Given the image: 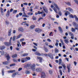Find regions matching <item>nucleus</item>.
<instances>
[{
	"label": "nucleus",
	"mask_w": 78,
	"mask_h": 78,
	"mask_svg": "<svg viewBox=\"0 0 78 78\" xmlns=\"http://www.w3.org/2000/svg\"><path fill=\"white\" fill-rule=\"evenodd\" d=\"M26 67H28V68L30 67L32 71H34L35 70L36 65L34 64H33L32 65V64H28L26 65Z\"/></svg>",
	"instance_id": "1"
},
{
	"label": "nucleus",
	"mask_w": 78,
	"mask_h": 78,
	"mask_svg": "<svg viewBox=\"0 0 78 78\" xmlns=\"http://www.w3.org/2000/svg\"><path fill=\"white\" fill-rule=\"evenodd\" d=\"M26 67H28V68L30 67L32 71H34L35 70L36 65L34 64H33L32 65V64H28L26 65Z\"/></svg>",
	"instance_id": "2"
},
{
	"label": "nucleus",
	"mask_w": 78,
	"mask_h": 78,
	"mask_svg": "<svg viewBox=\"0 0 78 78\" xmlns=\"http://www.w3.org/2000/svg\"><path fill=\"white\" fill-rule=\"evenodd\" d=\"M4 45L7 47H9L11 45H12V43H11V40H10L9 41V42H5L4 43Z\"/></svg>",
	"instance_id": "3"
},
{
	"label": "nucleus",
	"mask_w": 78,
	"mask_h": 78,
	"mask_svg": "<svg viewBox=\"0 0 78 78\" xmlns=\"http://www.w3.org/2000/svg\"><path fill=\"white\" fill-rule=\"evenodd\" d=\"M42 69L41 68H36V69H35L34 71H36V72H40V73L42 72Z\"/></svg>",
	"instance_id": "4"
},
{
	"label": "nucleus",
	"mask_w": 78,
	"mask_h": 78,
	"mask_svg": "<svg viewBox=\"0 0 78 78\" xmlns=\"http://www.w3.org/2000/svg\"><path fill=\"white\" fill-rule=\"evenodd\" d=\"M43 9L44 11L46 13L48 14V9L46 7H43Z\"/></svg>",
	"instance_id": "5"
},
{
	"label": "nucleus",
	"mask_w": 78,
	"mask_h": 78,
	"mask_svg": "<svg viewBox=\"0 0 78 78\" xmlns=\"http://www.w3.org/2000/svg\"><path fill=\"white\" fill-rule=\"evenodd\" d=\"M46 76L45 73L44 72H42L41 73V78H45Z\"/></svg>",
	"instance_id": "6"
},
{
	"label": "nucleus",
	"mask_w": 78,
	"mask_h": 78,
	"mask_svg": "<svg viewBox=\"0 0 78 78\" xmlns=\"http://www.w3.org/2000/svg\"><path fill=\"white\" fill-rule=\"evenodd\" d=\"M73 25L74 26V27H76L75 28H76L78 29V24L76 23L75 22H73Z\"/></svg>",
	"instance_id": "7"
},
{
	"label": "nucleus",
	"mask_w": 78,
	"mask_h": 78,
	"mask_svg": "<svg viewBox=\"0 0 78 78\" xmlns=\"http://www.w3.org/2000/svg\"><path fill=\"white\" fill-rule=\"evenodd\" d=\"M48 56L51 58V59H53V55L51 53H48Z\"/></svg>",
	"instance_id": "8"
},
{
	"label": "nucleus",
	"mask_w": 78,
	"mask_h": 78,
	"mask_svg": "<svg viewBox=\"0 0 78 78\" xmlns=\"http://www.w3.org/2000/svg\"><path fill=\"white\" fill-rule=\"evenodd\" d=\"M35 31L36 32H37V33H41L42 30L41 29L37 28L35 30Z\"/></svg>",
	"instance_id": "9"
},
{
	"label": "nucleus",
	"mask_w": 78,
	"mask_h": 78,
	"mask_svg": "<svg viewBox=\"0 0 78 78\" xmlns=\"http://www.w3.org/2000/svg\"><path fill=\"white\" fill-rule=\"evenodd\" d=\"M18 30L19 32H23L24 29L23 28V27H20L18 28Z\"/></svg>",
	"instance_id": "10"
},
{
	"label": "nucleus",
	"mask_w": 78,
	"mask_h": 78,
	"mask_svg": "<svg viewBox=\"0 0 78 78\" xmlns=\"http://www.w3.org/2000/svg\"><path fill=\"white\" fill-rule=\"evenodd\" d=\"M67 67L68 70V72H70L71 70V69H70V67H71L70 64L69 65H67Z\"/></svg>",
	"instance_id": "11"
},
{
	"label": "nucleus",
	"mask_w": 78,
	"mask_h": 78,
	"mask_svg": "<svg viewBox=\"0 0 78 78\" xmlns=\"http://www.w3.org/2000/svg\"><path fill=\"white\" fill-rule=\"evenodd\" d=\"M6 58H7V61H9V59L11 58V57L9 55V54H8L6 56Z\"/></svg>",
	"instance_id": "12"
},
{
	"label": "nucleus",
	"mask_w": 78,
	"mask_h": 78,
	"mask_svg": "<svg viewBox=\"0 0 78 78\" xmlns=\"http://www.w3.org/2000/svg\"><path fill=\"white\" fill-rule=\"evenodd\" d=\"M37 59H39V62H42V61L43 59L42 57H40L39 56H38L37 57Z\"/></svg>",
	"instance_id": "13"
},
{
	"label": "nucleus",
	"mask_w": 78,
	"mask_h": 78,
	"mask_svg": "<svg viewBox=\"0 0 78 78\" xmlns=\"http://www.w3.org/2000/svg\"><path fill=\"white\" fill-rule=\"evenodd\" d=\"M61 66H62L64 70H66V66L65 64L64 63H62Z\"/></svg>",
	"instance_id": "14"
},
{
	"label": "nucleus",
	"mask_w": 78,
	"mask_h": 78,
	"mask_svg": "<svg viewBox=\"0 0 78 78\" xmlns=\"http://www.w3.org/2000/svg\"><path fill=\"white\" fill-rule=\"evenodd\" d=\"M58 30H59L60 32V33H62L63 32V31L62 30V28H61V27H60V26H59L58 27Z\"/></svg>",
	"instance_id": "15"
},
{
	"label": "nucleus",
	"mask_w": 78,
	"mask_h": 78,
	"mask_svg": "<svg viewBox=\"0 0 78 78\" xmlns=\"http://www.w3.org/2000/svg\"><path fill=\"white\" fill-rule=\"evenodd\" d=\"M35 54L36 55H37V56H41V54L39 53V52L36 51L35 53Z\"/></svg>",
	"instance_id": "16"
},
{
	"label": "nucleus",
	"mask_w": 78,
	"mask_h": 78,
	"mask_svg": "<svg viewBox=\"0 0 78 78\" xmlns=\"http://www.w3.org/2000/svg\"><path fill=\"white\" fill-rule=\"evenodd\" d=\"M11 29H10L8 32V36H11Z\"/></svg>",
	"instance_id": "17"
},
{
	"label": "nucleus",
	"mask_w": 78,
	"mask_h": 78,
	"mask_svg": "<svg viewBox=\"0 0 78 78\" xmlns=\"http://www.w3.org/2000/svg\"><path fill=\"white\" fill-rule=\"evenodd\" d=\"M36 26H35L34 25H33L30 26V29H31V30H33V29H34V28Z\"/></svg>",
	"instance_id": "18"
},
{
	"label": "nucleus",
	"mask_w": 78,
	"mask_h": 78,
	"mask_svg": "<svg viewBox=\"0 0 78 78\" xmlns=\"http://www.w3.org/2000/svg\"><path fill=\"white\" fill-rule=\"evenodd\" d=\"M10 14V12H9V10H8L7 11V14L6 15V17H9V14Z\"/></svg>",
	"instance_id": "19"
},
{
	"label": "nucleus",
	"mask_w": 78,
	"mask_h": 78,
	"mask_svg": "<svg viewBox=\"0 0 78 78\" xmlns=\"http://www.w3.org/2000/svg\"><path fill=\"white\" fill-rule=\"evenodd\" d=\"M8 63L9 62H8L7 61H5V62H2V64H4V65H8Z\"/></svg>",
	"instance_id": "20"
},
{
	"label": "nucleus",
	"mask_w": 78,
	"mask_h": 78,
	"mask_svg": "<svg viewBox=\"0 0 78 78\" xmlns=\"http://www.w3.org/2000/svg\"><path fill=\"white\" fill-rule=\"evenodd\" d=\"M44 49L45 51L46 52V53L48 51V49H47V48L44 47Z\"/></svg>",
	"instance_id": "21"
},
{
	"label": "nucleus",
	"mask_w": 78,
	"mask_h": 78,
	"mask_svg": "<svg viewBox=\"0 0 78 78\" xmlns=\"http://www.w3.org/2000/svg\"><path fill=\"white\" fill-rule=\"evenodd\" d=\"M12 58H15L17 57V55L16 54H15L12 56Z\"/></svg>",
	"instance_id": "22"
},
{
	"label": "nucleus",
	"mask_w": 78,
	"mask_h": 78,
	"mask_svg": "<svg viewBox=\"0 0 78 78\" xmlns=\"http://www.w3.org/2000/svg\"><path fill=\"white\" fill-rule=\"evenodd\" d=\"M54 6H55V7H56V8H57V9H58V10H59V7H58V6L57 4H56L54 3Z\"/></svg>",
	"instance_id": "23"
},
{
	"label": "nucleus",
	"mask_w": 78,
	"mask_h": 78,
	"mask_svg": "<svg viewBox=\"0 0 78 78\" xmlns=\"http://www.w3.org/2000/svg\"><path fill=\"white\" fill-rule=\"evenodd\" d=\"M5 48V46H0V50H4Z\"/></svg>",
	"instance_id": "24"
},
{
	"label": "nucleus",
	"mask_w": 78,
	"mask_h": 78,
	"mask_svg": "<svg viewBox=\"0 0 78 78\" xmlns=\"http://www.w3.org/2000/svg\"><path fill=\"white\" fill-rule=\"evenodd\" d=\"M65 3L67 5H68V6H71V3L70 2H65Z\"/></svg>",
	"instance_id": "25"
},
{
	"label": "nucleus",
	"mask_w": 78,
	"mask_h": 78,
	"mask_svg": "<svg viewBox=\"0 0 78 78\" xmlns=\"http://www.w3.org/2000/svg\"><path fill=\"white\" fill-rule=\"evenodd\" d=\"M16 72V70H10L8 72L9 73H14V72Z\"/></svg>",
	"instance_id": "26"
},
{
	"label": "nucleus",
	"mask_w": 78,
	"mask_h": 78,
	"mask_svg": "<svg viewBox=\"0 0 78 78\" xmlns=\"http://www.w3.org/2000/svg\"><path fill=\"white\" fill-rule=\"evenodd\" d=\"M17 74H16V73H13L12 76V78H14V77H15V76H16V75Z\"/></svg>",
	"instance_id": "27"
},
{
	"label": "nucleus",
	"mask_w": 78,
	"mask_h": 78,
	"mask_svg": "<svg viewBox=\"0 0 78 78\" xmlns=\"http://www.w3.org/2000/svg\"><path fill=\"white\" fill-rule=\"evenodd\" d=\"M64 41L66 44H68L69 43V39H66Z\"/></svg>",
	"instance_id": "28"
},
{
	"label": "nucleus",
	"mask_w": 78,
	"mask_h": 78,
	"mask_svg": "<svg viewBox=\"0 0 78 78\" xmlns=\"http://www.w3.org/2000/svg\"><path fill=\"white\" fill-rule=\"evenodd\" d=\"M58 42H59V41H58V40H56V43L55 44V46H58Z\"/></svg>",
	"instance_id": "29"
},
{
	"label": "nucleus",
	"mask_w": 78,
	"mask_h": 78,
	"mask_svg": "<svg viewBox=\"0 0 78 78\" xmlns=\"http://www.w3.org/2000/svg\"><path fill=\"white\" fill-rule=\"evenodd\" d=\"M44 12H40V11H38V13L39 15H40V14H42V13H44Z\"/></svg>",
	"instance_id": "30"
},
{
	"label": "nucleus",
	"mask_w": 78,
	"mask_h": 78,
	"mask_svg": "<svg viewBox=\"0 0 78 78\" xmlns=\"http://www.w3.org/2000/svg\"><path fill=\"white\" fill-rule=\"evenodd\" d=\"M69 35H70L71 36H73V33L71 32H69Z\"/></svg>",
	"instance_id": "31"
},
{
	"label": "nucleus",
	"mask_w": 78,
	"mask_h": 78,
	"mask_svg": "<svg viewBox=\"0 0 78 78\" xmlns=\"http://www.w3.org/2000/svg\"><path fill=\"white\" fill-rule=\"evenodd\" d=\"M61 42L62 43V45H64V42H63V40L62 39H60V40Z\"/></svg>",
	"instance_id": "32"
},
{
	"label": "nucleus",
	"mask_w": 78,
	"mask_h": 78,
	"mask_svg": "<svg viewBox=\"0 0 78 78\" xmlns=\"http://www.w3.org/2000/svg\"><path fill=\"white\" fill-rule=\"evenodd\" d=\"M2 76H4V73L5 72L4 71V69H2Z\"/></svg>",
	"instance_id": "33"
},
{
	"label": "nucleus",
	"mask_w": 78,
	"mask_h": 78,
	"mask_svg": "<svg viewBox=\"0 0 78 78\" xmlns=\"http://www.w3.org/2000/svg\"><path fill=\"white\" fill-rule=\"evenodd\" d=\"M23 35L22 34H19L17 37V38H16V39H19V38H20L21 36H22Z\"/></svg>",
	"instance_id": "34"
},
{
	"label": "nucleus",
	"mask_w": 78,
	"mask_h": 78,
	"mask_svg": "<svg viewBox=\"0 0 78 78\" xmlns=\"http://www.w3.org/2000/svg\"><path fill=\"white\" fill-rule=\"evenodd\" d=\"M28 53H24L22 55V56H28Z\"/></svg>",
	"instance_id": "35"
},
{
	"label": "nucleus",
	"mask_w": 78,
	"mask_h": 78,
	"mask_svg": "<svg viewBox=\"0 0 78 78\" xmlns=\"http://www.w3.org/2000/svg\"><path fill=\"white\" fill-rule=\"evenodd\" d=\"M76 29H74L73 28H71V31L72 32H75V31L76 30H75Z\"/></svg>",
	"instance_id": "36"
},
{
	"label": "nucleus",
	"mask_w": 78,
	"mask_h": 78,
	"mask_svg": "<svg viewBox=\"0 0 78 78\" xmlns=\"http://www.w3.org/2000/svg\"><path fill=\"white\" fill-rule=\"evenodd\" d=\"M59 72H60V74L61 76H62V71L61 70V69H60L59 70Z\"/></svg>",
	"instance_id": "37"
},
{
	"label": "nucleus",
	"mask_w": 78,
	"mask_h": 78,
	"mask_svg": "<svg viewBox=\"0 0 78 78\" xmlns=\"http://www.w3.org/2000/svg\"><path fill=\"white\" fill-rule=\"evenodd\" d=\"M17 12V10H14L13 11V14H16V13Z\"/></svg>",
	"instance_id": "38"
},
{
	"label": "nucleus",
	"mask_w": 78,
	"mask_h": 78,
	"mask_svg": "<svg viewBox=\"0 0 78 78\" xmlns=\"http://www.w3.org/2000/svg\"><path fill=\"white\" fill-rule=\"evenodd\" d=\"M32 19L33 20H36V19H37L35 17V16H33Z\"/></svg>",
	"instance_id": "39"
},
{
	"label": "nucleus",
	"mask_w": 78,
	"mask_h": 78,
	"mask_svg": "<svg viewBox=\"0 0 78 78\" xmlns=\"http://www.w3.org/2000/svg\"><path fill=\"white\" fill-rule=\"evenodd\" d=\"M27 14L28 16H32L33 13L32 12H28L27 13Z\"/></svg>",
	"instance_id": "40"
},
{
	"label": "nucleus",
	"mask_w": 78,
	"mask_h": 78,
	"mask_svg": "<svg viewBox=\"0 0 78 78\" xmlns=\"http://www.w3.org/2000/svg\"><path fill=\"white\" fill-rule=\"evenodd\" d=\"M24 59V58H21V61L23 63L24 62H25V60Z\"/></svg>",
	"instance_id": "41"
},
{
	"label": "nucleus",
	"mask_w": 78,
	"mask_h": 78,
	"mask_svg": "<svg viewBox=\"0 0 78 78\" xmlns=\"http://www.w3.org/2000/svg\"><path fill=\"white\" fill-rule=\"evenodd\" d=\"M23 17H29L30 16H28V15H23L22 16Z\"/></svg>",
	"instance_id": "42"
},
{
	"label": "nucleus",
	"mask_w": 78,
	"mask_h": 78,
	"mask_svg": "<svg viewBox=\"0 0 78 78\" xmlns=\"http://www.w3.org/2000/svg\"><path fill=\"white\" fill-rule=\"evenodd\" d=\"M53 9L54 11H55V12H56V13H58V12H57V9H56V8L54 7L53 8Z\"/></svg>",
	"instance_id": "43"
},
{
	"label": "nucleus",
	"mask_w": 78,
	"mask_h": 78,
	"mask_svg": "<svg viewBox=\"0 0 78 78\" xmlns=\"http://www.w3.org/2000/svg\"><path fill=\"white\" fill-rule=\"evenodd\" d=\"M22 46H23L26 44V43L25 42H22Z\"/></svg>",
	"instance_id": "44"
},
{
	"label": "nucleus",
	"mask_w": 78,
	"mask_h": 78,
	"mask_svg": "<svg viewBox=\"0 0 78 78\" xmlns=\"http://www.w3.org/2000/svg\"><path fill=\"white\" fill-rule=\"evenodd\" d=\"M69 17H70V18H72L73 19V18H74V16H73L72 14L69 15Z\"/></svg>",
	"instance_id": "45"
},
{
	"label": "nucleus",
	"mask_w": 78,
	"mask_h": 78,
	"mask_svg": "<svg viewBox=\"0 0 78 78\" xmlns=\"http://www.w3.org/2000/svg\"><path fill=\"white\" fill-rule=\"evenodd\" d=\"M15 40H16V36H14L13 37V41H15Z\"/></svg>",
	"instance_id": "46"
},
{
	"label": "nucleus",
	"mask_w": 78,
	"mask_h": 78,
	"mask_svg": "<svg viewBox=\"0 0 78 78\" xmlns=\"http://www.w3.org/2000/svg\"><path fill=\"white\" fill-rule=\"evenodd\" d=\"M62 62V60L61 59H59V64L60 65L61 64V62Z\"/></svg>",
	"instance_id": "47"
},
{
	"label": "nucleus",
	"mask_w": 78,
	"mask_h": 78,
	"mask_svg": "<svg viewBox=\"0 0 78 78\" xmlns=\"http://www.w3.org/2000/svg\"><path fill=\"white\" fill-rule=\"evenodd\" d=\"M16 65L15 63L12 64L10 65V67H12V66H15Z\"/></svg>",
	"instance_id": "48"
},
{
	"label": "nucleus",
	"mask_w": 78,
	"mask_h": 78,
	"mask_svg": "<svg viewBox=\"0 0 78 78\" xmlns=\"http://www.w3.org/2000/svg\"><path fill=\"white\" fill-rule=\"evenodd\" d=\"M52 34H53V32H51L49 34V36H53V35H51Z\"/></svg>",
	"instance_id": "49"
},
{
	"label": "nucleus",
	"mask_w": 78,
	"mask_h": 78,
	"mask_svg": "<svg viewBox=\"0 0 78 78\" xmlns=\"http://www.w3.org/2000/svg\"><path fill=\"white\" fill-rule=\"evenodd\" d=\"M59 51L58 50V49L56 48L55 49V53H58Z\"/></svg>",
	"instance_id": "50"
},
{
	"label": "nucleus",
	"mask_w": 78,
	"mask_h": 78,
	"mask_svg": "<svg viewBox=\"0 0 78 78\" xmlns=\"http://www.w3.org/2000/svg\"><path fill=\"white\" fill-rule=\"evenodd\" d=\"M5 22L6 25H9V22L8 21H6Z\"/></svg>",
	"instance_id": "51"
},
{
	"label": "nucleus",
	"mask_w": 78,
	"mask_h": 78,
	"mask_svg": "<svg viewBox=\"0 0 78 78\" xmlns=\"http://www.w3.org/2000/svg\"><path fill=\"white\" fill-rule=\"evenodd\" d=\"M13 62H17V60H16V59H13Z\"/></svg>",
	"instance_id": "52"
},
{
	"label": "nucleus",
	"mask_w": 78,
	"mask_h": 78,
	"mask_svg": "<svg viewBox=\"0 0 78 78\" xmlns=\"http://www.w3.org/2000/svg\"><path fill=\"white\" fill-rule=\"evenodd\" d=\"M42 17H45L46 16V14L45 13H44L43 14V15H42Z\"/></svg>",
	"instance_id": "53"
},
{
	"label": "nucleus",
	"mask_w": 78,
	"mask_h": 78,
	"mask_svg": "<svg viewBox=\"0 0 78 78\" xmlns=\"http://www.w3.org/2000/svg\"><path fill=\"white\" fill-rule=\"evenodd\" d=\"M24 62H27V61H28L27 58V57H26V58H24Z\"/></svg>",
	"instance_id": "54"
},
{
	"label": "nucleus",
	"mask_w": 78,
	"mask_h": 78,
	"mask_svg": "<svg viewBox=\"0 0 78 78\" xmlns=\"http://www.w3.org/2000/svg\"><path fill=\"white\" fill-rule=\"evenodd\" d=\"M22 70V68H19L18 70L19 71H20V70Z\"/></svg>",
	"instance_id": "55"
},
{
	"label": "nucleus",
	"mask_w": 78,
	"mask_h": 78,
	"mask_svg": "<svg viewBox=\"0 0 78 78\" xmlns=\"http://www.w3.org/2000/svg\"><path fill=\"white\" fill-rule=\"evenodd\" d=\"M26 74H29V73H30V71H26Z\"/></svg>",
	"instance_id": "56"
},
{
	"label": "nucleus",
	"mask_w": 78,
	"mask_h": 78,
	"mask_svg": "<svg viewBox=\"0 0 78 78\" xmlns=\"http://www.w3.org/2000/svg\"><path fill=\"white\" fill-rule=\"evenodd\" d=\"M59 16H62V13L61 12V11H60L59 12Z\"/></svg>",
	"instance_id": "57"
},
{
	"label": "nucleus",
	"mask_w": 78,
	"mask_h": 78,
	"mask_svg": "<svg viewBox=\"0 0 78 78\" xmlns=\"http://www.w3.org/2000/svg\"><path fill=\"white\" fill-rule=\"evenodd\" d=\"M49 72L50 74H52V71H51V70H49Z\"/></svg>",
	"instance_id": "58"
},
{
	"label": "nucleus",
	"mask_w": 78,
	"mask_h": 78,
	"mask_svg": "<svg viewBox=\"0 0 78 78\" xmlns=\"http://www.w3.org/2000/svg\"><path fill=\"white\" fill-rule=\"evenodd\" d=\"M20 43L19 42V43L17 44V46L18 47H20Z\"/></svg>",
	"instance_id": "59"
},
{
	"label": "nucleus",
	"mask_w": 78,
	"mask_h": 78,
	"mask_svg": "<svg viewBox=\"0 0 78 78\" xmlns=\"http://www.w3.org/2000/svg\"><path fill=\"white\" fill-rule=\"evenodd\" d=\"M23 4L24 5H28V3H23Z\"/></svg>",
	"instance_id": "60"
},
{
	"label": "nucleus",
	"mask_w": 78,
	"mask_h": 78,
	"mask_svg": "<svg viewBox=\"0 0 78 78\" xmlns=\"http://www.w3.org/2000/svg\"><path fill=\"white\" fill-rule=\"evenodd\" d=\"M26 58L27 60H30V58L29 57H26Z\"/></svg>",
	"instance_id": "61"
},
{
	"label": "nucleus",
	"mask_w": 78,
	"mask_h": 78,
	"mask_svg": "<svg viewBox=\"0 0 78 78\" xmlns=\"http://www.w3.org/2000/svg\"><path fill=\"white\" fill-rule=\"evenodd\" d=\"M49 47H50V48H53V46L51 45H49Z\"/></svg>",
	"instance_id": "62"
},
{
	"label": "nucleus",
	"mask_w": 78,
	"mask_h": 78,
	"mask_svg": "<svg viewBox=\"0 0 78 78\" xmlns=\"http://www.w3.org/2000/svg\"><path fill=\"white\" fill-rule=\"evenodd\" d=\"M74 64L75 66H76V64H77V63L76 62H74Z\"/></svg>",
	"instance_id": "63"
},
{
	"label": "nucleus",
	"mask_w": 78,
	"mask_h": 78,
	"mask_svg": "<svg viewBox=\"0 0 78 78\" xmlns=\"http://www.w3.org/2000/svg\"><path fill=\"white\" fill-rule=\"evenodd\" d=\"M44 56H48V54H44Z\"/></svg>",
	"instance_id": "64"
}]
</instances>
